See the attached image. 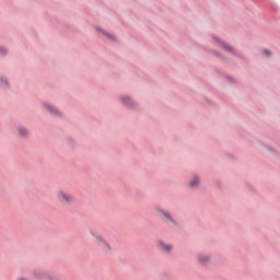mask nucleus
<instances>
[{
  "instance_id": "9d476101",
  "label": "nucleus",
  "mask_w": 280,
  "mask_h": 280,
  "mask_svg": "<svg viewBox=\"0 0 280 280\" xmlns=\"http://www.w3.org/2000/svg\"><path fill=\"white\" fill-rule=\"evenodd\" d=\"M122 102H125L127 106H135V103L128 96L122 97Z\"/></svg>"
},
{
  "instance_id": "7ed1b4c3",
  "label": "nucleus",
  "mask_w": 280,
  "mask_h": 280,
  "mask_svg": "<svg viewBox=\"0 0 280 280\" xmlns=\"http://www.w3.org/2000/svg\"><path fill=\"white\" fill-rule=\"evenodd\" d=\"M197 259H198V264H200L201 266H207V264L211 261V256L207 254H199L197 256Z\"/></svg>"
},
{
  "instance_id": "2eb2a0df",
  "label": "nucleus",
  "mask_w": 280,
  "mask_h": 280,
  "mask_svg": "<svg viewBox=\"0 0 280 280\" xmlns=\"http://www.w3.org/2000/svg\"><path fill=\"white\" fill-rule=\"evenodd\" d=\"M18 280H27V278H19Z\"/></svg>"
},
{
  "instance_id": "6e6552de",
  "label": "nucleus",
  "mask_w": 280,
  "mask_h": 280,
  "mask_svg": "<svg viewBox=\"0 0 280 280\" xmlns=\"http://www.w3.org/2000/svg\"><path fill=\"white\" fill-rule=\"evenodd\" d=\"M45 107L47 108L48 113H51V115H60V112L51 105L45 104Z\"/></svg>"
},
{
  "instance_id": "4468645a",
  "label": "nucleus",
  "mask_w": 280,
  "mask_h": 280,
  "mask_svg": "<svg viewBox=\"0 0 280 280\" xmlns=\"http://www.w3.org/2000/svg\"><path fill=\"white\" fill-rule=\"evenodd\" d=\"M262 54H264L265 56H271V52H270V50H268V49H265V50L262 51Z\"/></svg>"
},
{
  "instance_id": "f257e3e1",
  "label": "nucleus",
  "mask_w": 280,
  "mask_h": 280,
  "mask_svg": "<svg viewBox=\"0 0 280 280\" xmlns=\"http://www.w3.org/2000/svg\"><path fill=\"white\" fill-rule=\"evenodd\" d=\"M55 198L57 200V202H59L60 205H62L63 207H69L71 205H73V202H75V197L62 189H58L55 192Z\"/></svg>"
},
{
  "instance_id": "0eeeda50",
  "label": "nucleus",
  "mask_w": 280,
  "mask_h": 280,
  "mask_svg": "<svg viewBox=\"0 0 280 280\" xmlns=\"http://www.w3.org/2000/svg\"><path fill=\"white\" fill-rule=\"evenodd\" d=\"M92 235L95 240V244H97V246H101L102 244H104L106 242V240H104V236L100 235V234H95L92 232Z\"/></svg>"
},
{
  "instance_id": "20e7f679",
  "label": "nucleus",
  "mask_w": 280,
  "mask_h": 280,
  "mask_svg": "<svg viewBox=\"0 0 280 280\" xmlns=\"http://www.w3.org/2000/svg\"><path fill=\"white\" fill-rule=\"evenodd\" d=\"M158 245L163 253H170L171 250H174V245L167 244L163 241H160Z\"/></svg>"
},
{
  "instance_id": "f03ea898",
  "label": "nucleus",
  "mask_w": 280,
  "mask_h": 280,
  "mask_svg": "<svg viewBox=\"0 0 280 280\" xmlns=\"http://www.w3.org/2000/svg\"><path fill=\"white\" fill-rule=\"evenodd\" d=\"M156 213L159 215V218H161L162 220H165V222L167 224H170V226H174L176 225V220H174V218L172 217V214L161 208H156Z\"/></svg>"
},
{
  "instance_id": "ddd939ff",
  "label": "nucleus",
  "mask_w": 280,
  "mask_h": 280,
  "mask_svg": "<svg viewBox=\"0 0 280 280\" xmlns=\"http://www.w3.org/2000/svg\"><path fill=\"white\" fill-rule=\"evenodd\" d=\"M0 54L2 55L8 54V49H5L4 47H0Z\"/></svg>"
},
{
  "instance_id": "f8f14e48",
  "label": "nucleus",
  "mask_w": 280,
  "mask_h": 280,
  "mask_svg": "<svg viewBox=\"0 0 280 280\" xmlns=\"http://www.w3.org/2000/svg\"><path fill=\"white\" fill-rule=\"evenodd\" d=\"M103 34H104V36H106V38H108L109 40H115V36L110 35V34H108V33H104V32H103Z\"/></svg>"
},
{
  "instance_id": "423d86ee",
  "label": "nucleus",
  "mask_w": 280,
  "mask_h": 280,
  "mask_svg": "<svg viewBox=\"0 0 280 280\" xmlns=\"http://www.w3.org/2000/svg\"><path fill=\"white\" fill-rule=\"evenodd\" d=\"M18 135H19V137H23V138L30 137V130H27V128H25L23 126H20L18 128Z\"/></svg>"
},
{
  "instance_id": "1a4fd4ad",
  "label": "nucleus",
  "mask_w": 280,
  "mask_h": 280,
  "mask_svg": "<svg viewBox=\"0 0 280 280\" xmlns=\"http://www.w3.org/2000/svg\"><path fill=\"white\" fill-rule=\"evenodd\" d=\"M190 187H198L200 185V177L194 176L189 182Z\"/></svg>"
},
{
  "instance_id": "dca6fc26",
  "label": "nucleus",
  "mask_w": 280,
  "mask_h": 280,
  "mask_svg": "<svg viewBox=\"0 0 280 280\" xmlns=\"http://www.w3.org/2000/svg\"><path fill=\"white\" fill-rule=\"evenodd\" d=\"M4 84H8V81H7V80H4Z\"/></svg>"
},
{
  "instance_id": "39448f33",
  "label": "nucleus",
  "mask_w": 280,
  "mask_h": 280,
  "mask_svg": "<svg viewBox=\"0 0 280 280\" xmlns=\"http://www.w3.org/2000/svg\"><path fill=\"white\" fill-rule=\"evenodd\" d=\"M101 248L103 253H106V255H110V253H113V247H110V244L106 241L101 245Z\"/></svg>"
},
{
  "instance_id": "9b49d317",
  "label": "nucleus",
  "mask_w": 280,
  "mask_h": 280,
  "mask_svg": "<svg viewBox=\"0 0 280 280\" xmlns=\"http://www.w3.org/2000/svg\"><path fill=\"white\" fill-rule=\"evenodd\" d=\"M220 46L225 49V51H233V48L224 43H220Z\"/></svg>"
}]
</instances>
